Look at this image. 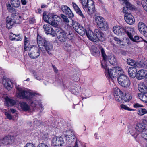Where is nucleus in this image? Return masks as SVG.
<instances>
[{
	"instance_id": "nucleus-13",
	"label": "nucleus",
	"mask_w": 147,
	"mask_h": 147,
	"mask_svg": "<svg viewBox=\"0 0 147 147\" xmlns=\"http://www.w3.org/2000/svg\"><path fill=\"white\" fill-rule=\"evenodd\" d=\"M43 28L47 34H50L53 36H55L56 35V32H55L53 29L49 24H44L43 26Z\"/></svg>"
},
{
	"instance_id": "nucleus-62",
	"label": "nucleus",
	"mask_w": 147,
	"mask_h": 147,
	"mask_svg": "<svg viewBox=\"0 0 147 147\" xmlns=\"http://www.w3.org/2000/svg\"><path fill=\"white\" fill-rule=\"evenodd\" d=\"M126 6L125 7L128 8V9L129 10H131V5L129 3H126Z\"/></svg>"
},
{
	"instance_id": "nucleus-23",
	"label": "nucleus",
	"mask_w": 147,
	"mask_h": 147,
	"mask_svg": "<svg viewBox=\"0 0 147 147\" xmlns=\"http://www.w3.org/2000/svg\"><path fill=\"white\" fill-rule=\"evenodd\" d=\"M42 46H44L45 49L49 54H51V52L53 50V46L51 44L47 41Z\"/></svg>"
},
{
	"instance_id": "nucleus-4",
	"label": "nucleus",
	"mask_w": 147,
	"mask_h": 147,
	"mask_svg": "<svg viewBox=\"0 0 147 147\" xmlns=\"http://www.w3.org/2000/svg\"><path fill=\"white\" fill-rule=\"evenodd\" d=\"M56 35L59 40L62 42H65L68 39L72 38V34L70 32L68 33L60 29L56 30Z\"/></svg>"
},
{
	"instance_id": "nucleus-12",
	"label": "nucleus",
	"mask_w": 147,
	"mask_h": 147,
	"mask_svg": "<svg viewBox=\"0 0 147 147\" xmlns=\"http://www.w3.org/2000/svg\"><path fill=\"white\" fill-rule=\"evenodd\" d=\"M138 27L140 33L144 36L147 37V27L145 24L142 22H140L138 24Z\"/></svg>"
},
{
	"instance_id": "nucleus-46",
	"label": "nucleus",
	"mask_w": 147,
	"mask_h": 147,
	"mask_svg": "<svg viewBox=\"0 0 147 147\" xmlns=\"http://www.w3.org/2000/svg\"><path fill=\"white\" fill-rule=\"evenodd\" d=\"M115 100L118 102H121L123 100V94L114 96Z\"/></svg>"
},
{
	"instance_id": "nucleus-18",
	"label": "nucleus",
	"mask_w": 147,
	"mask_h": 147,
	"mask_svg": "<svg viewBox=\"0 0 147 147\" xmlns=\"http://www.w3.org/2000/svg\"><path fill=\"white\" fill-rule=\"evenodd\" d=\"M65 136L66 140L69 144L74 142L76 138L74 132L71 131H69L68 135H66Z\"/></svg>"
},
{
	"instance_id": "nucleus-33",
	"label": "nucleus",
	"mask_w": 147,
	"mask_h": 147,
	"mask_svg": "<svg viewBox=\"0 0 147 147\" xmlns=\"http://www.w3.org/2000/svg\"><path fill=\"white\" fill-rule=\"evenodd\" d=\"M27 38L25 36V39L24 40V59H26L27 58V53L26 51H27V48L28 46L27 45L28 43V40H27Z\"/></svg>"
},
{
	"instance_id": "nucleus-5",
	"label": "nucleus",
	"mask_w": 147,
	"mask_h": 147,
	"mask_svg": "<svg viewBox=\"0 0 147 147\" xmlns=\"http://www.w3.org/2000/svg\"><path fill=\"white\" fill-rule=\"evenodd\" d=\"M98 48L100 49L101 53L102 56L105 63V61L108 60L111 64L114 65L116 62V60L115 57L113 55H109L107 57L105 53L104 49L100 45L98 46Z\"/></svg>"
},
{
	"instance_id": "nucleus-42",
	"label": "nucleus",
	"mask_w": 147,
	"mask_h": 147,
	"mask_svg": "<svg viewBox=\"0 0 147 147\" xmlns=\"http://www.w3.org/2000/svg\"><path fill=\"white\" fill-rule=\"evenodd\" d=\"M131 98L130 94L127 93L125 94L124 96H123V100L125 102L129 101L131 99Z\"/></svg>"
},
{
	"instance_id": "nucleus-60",
	"label": "nucleus",
	"mask_w": 147,
	"mask_h": 147,
	"mask_svg": "<svg viewBox=\"0 0 147 147\" xmlns=\"http://www.w3.org/2000/svg\"><path fill=\"white\" fill-rule=\"evenodd\" d=\"M114 39L115 41H117V43H120L122 42V40H120L117 37H114Z\"/></svg>"
},
{
	"instance_id": "nucleus-44",
	"label": "nucleus",
	"mask_w": 147,
	"mask_h": 147,
	"mask_svg": "<svg viewBox=\"0 0 147 147\" xmlns=\"http://www.w3.org/2000/svg\"><path fill=\"white\" fill-rule=\"evenodd\" d=\"M72 23V26L75 30L76 31V30H78L79 28L80 24L76 21H74Z\"/></svg>"
},
{
	"instance_id": "nucleus-61",
	"label": "nucleus",
	"mask_w": 147,
	"mask_h": 147,
	"mask_svg": "<svg viewBox=\"0 0 147 147\" xmlns=\"http://www.w3.org/2000/svg\"><path fill=\"white\" fill-rule=\"evenodd\" d=\"M37 147H48V146L47 145L42 143L40 144Z\"/></svg>"
},
{
	"instance_id": "nucleus-37",
	"label": "nucleus",
	"mask_w": 147,
	"mask_h": 147,
	"mask_svg": "<svg viewBox=\"0 0 147 147\" xmlns=\"http://www.w3.org/2000/svg\"><path fill=\"white\" fill-rule=\"evenodd\" d=\"M138 114L140 116H142L147 114V109L145 108H139L138 109Z\"/></svg>"
},
{
	"instance_id": "nucleus-34",
	"label": "nucleus",
	"mask_w": 147,
	"mask_h": 147,
	"mask_svg": "<svg viewBox=\"0 0 147 147\" xmlns=\"http://www.w3.org/2000/svg\"><path fill=\"white\" fill-rule=\"evenodd\" d=\"M76 31L80 35L83 36L85 34L86 30L82 26L80 25L79 28L78 30H76Z\"/></svg>"
},
{
	"instance_id": "nucleus-8",
	"label": "nucleus",
	"mask_w": 147,
	"mask_h": 147,
	"mask_svg": "<svg viewBox=\"0 0 147 147\" xmlns=\"http://www.w3.org/2000/svg\"><path fill=\"white\" fill-rule=\"evenodd\" d=\"M29 51V53L28 52V54L32 59H34L38 58L40 55V51L38 48L35 46L33 45L30 47Z\"/></svg>"
},
{
	"instance_id": "nucleus-26",
	"label": "nucleus",
	"mask_w": 147,
	"mask_h": 147,
	"mask_svg": "<svg viewBox=\"0 0 147 147\" xmlns=\"http://www.w3.org/2000/svg\"><path fill=\"white\" fill-rule=\"evenodd\" d=\"M5 82L4 83L5 87L8 90H10L13 86L11 80L9 79H7L5 80V81H4L3 82Z\"/></svg>"
},
{
	"instance_id": "nucleus-59",
	"label": "nucleus",
	"mask_w": 147,
	"mask_h": 147,
	"mask_svg": "<svg viewBox=\"0 0 147 147\" xmlns=\"http://www.w3.org/2000/svg\"><path fill=\"white\" fill-rule=\"evenodd\" d=\"M127 33L128 37L131 40V39H133V37L131 33L129 32H127Z\"/></svg>"
},
{
	"instance_id": "nucleus-27",
	"label": "nucleus",
	"mask_w": 147,
	"mask_h": 147,
	"mask_svg": "<svg viewBox=\"0 0 147 147\" xmlns=\"http://www.w3.org/2000/svg\"><path fill=\"white\" fill-rule=\"evenodd\" d=\"M98 27L102 30H106L108 28L107 22L105 20L97 25Z\"/></svg>"
},
{
	"instance_id": "nucleus-53",
	"label": "nucleus",
	"mask_w": 147,
	"mask_h": 147,
	"mask_svg": "<svg viewBox=\"0 0 147 147\" xmlns=\"http://www.w3.org/2000/svg\"><path fill=\"white\" fill-rule=\"evenodd\" d=\"M143 107V106L142 105L138 103H135L134 105V107L135 108H138Z\"/></svg>"
},
{
	"instance_id": "nucleus-36",
	"label": "nucleus",
	"mask_w": 147,
	"mask_h": 147,
	"mask_svg": "<svg viewBox=\"0 0 147 147\" xmlns=\"http://www.w3.org/2000/svg\"><path fill=\"white\" fill-rule=\"evenodd\" d=\"M60 16L63 21L66 23H68L71 21H72V22L74 21L72 20L70 18L69 19L67 16L63 14H61Z\"/></svg>"
},
{
	"instance_id": "nucleus-43",
	"label": "nucleus",
	"mask_w": 147,
	"mask_h": 147,
	"mask_svg": "<svg viewBox=\"0 0 147 147\" xmlns=\"http://www.w3.org/2000/svg\"><path fill=\"white\" fill-rule=\"evenodd\" d=\"M43 19L46 22H47L49 20V19H51L52 17V16H51V15L50 14H49V15H47L46 12H44L43 13Z\"/></svg>"
},
{
	"instance_id": "nucleus-64",
	"label": "nucleus",
	"mask_w": 147,
	"mask_h": 147,
	"mask_svg": "<svg viewBox=\"0 0 147 147\" xmlns=\"http://www.w3.org/2000/svg\"><path fill=\"white\" fill-rule=\"evenodd\" d=\"M28 147H35L34 145L31 143H28Z\"/></svg>"
},
{
	"instance_id": "nucleus-15",
	"label": "nucleus",
	"mask_w": 147,
	"mask_h": 147,
	"mask_svg": "<svg viewBox=\"0 0 147 147\" xmlns=\"http://www.w3.org/2000/svg\"><path fill=\"white\" fill-rule=\"evenodd\" d=\"M124 19L127 23L129 25L133 24L135 22L134 17L130 13H127L125 14Z\"/></svg>"
},
{
	"instance_id": "nucleus-7",
	"label": "nucleus",
	"mask_w": 147,
	"mask_h": 147,
	"mask_svg": "<svg viewBox=\"0 0 147 147\" xmlns=\"http://www.w3.org/2000/svg\"><path fill=\"white\" fill-rule=\"evenodd\" d=\"M117 80L119 84L123 87H128L130 84V82L129 78L124 74L119 76Z\"/></svg>"
},
{
	"instance_id": "nucleus-29",
	"label": "nucleus",
	"mask_w": 147,
	"mask_h": 147,
	"mask_svg": "<svg viewBox=\"0 0 147 147\" xmlns=\"http://www.w3.org/2000/svg\"><path fill=\"white\" fill-rule=\"evenodd\" d=\"M127 64L131 66H134L136 67H138L139 63H137L135 61L129 58L127 59Z\"/></svg>"
},
{
	"instance_id": "nucleus-11",
	"label": "nucleus",
	"mask_w": 147,
	"mask_h": 147,
	"mask_svg": "<svg viewBox=\"0 0 147 147\" xmlns=\"http://www.w3.org/2000/svg\"><path fill=\"white\" fill-rule=\"evenodd\" d=\"M64 143L63 139L61 137H55L52 140V144L53 146H61Z\"/></svg>"
},
{
	"instance_id": "nucleus-38",
	"label": "nucleus",
	"mask_w": 147,
	"mask_h": 147,
	"mask_svg": "<svg viewBox=\"0 0 147 147\" xmlns=\"http://www.w3.org/2000/svg\"><path fill=\"white\" fill-rule=\"evenodd\" d=\"M11 5L15 7H18L20 5L19 0H11Z\"/></svg>"
},
{
	"instance_id": "nucleus-48",
	"label": "nucleus",
	"mask_w": 147,
	"mask_h": 147,
	"mask_svg": "<svg viewBox=\"0 0 147 147\" xmlns=\"http://www.w3.org/2000/svg\"><path fill=\"white\" fill-rule=\"evenodd\" d=\"M21 106L24 110H28V105L26 103L24 102L22 103L21 104Z\"/></svg>"
},
{
	"instance_id": "nucleus-22",
	"label": "nucleus",
	"mask_w": 147,
	"mask_h": 147,
	"mask_svg": "<svg viewBox=\"0 0 147 147\" xmlns=\"http://www.w3.org/2000/svg\"><path fill=\"white\" fill-rule=\"evenodd\" d=\"M72 6L76 13L81 16L82 18H85V17L82 13L78 5L74 2L72 3Z\"/></svg>"
},
{
	"instance_id": "nucleus-51",
	"label": "nucleus",
	"mask_w": 147,
	"mask_h": 147,
	"mask_svg": "<svg viewBox=\"0 0 147 147\" xmlns=\"http://www.w3.org/2000/svg\"><path fill=\"white\" fill-rule=\"evenodd\" d=\"M14 40L16 41L21 40L22 39V36L18 35H15V37H14Z\"/></svg>"
},
{
	"instance_id": "nucleus-47",
	"label": "nucleus",
	"mask_w": 147,
	"mask_h": 147,
	"mask_svg": "<svg viewBox=\"0 0 147 147\" xmlns=\"http://www.w3.org/2000/svg\"><path fill=\"white\" fill-rule=\"evenodd\" d=\"M141 4L144 9L147 12V0H142Z\"/></svg>"
},
{
	"instance_id": "nucleus-21",
	"label": "nucleus",
	"mask_w": 147,
	"mask_h": 147,
	"mask_svg": "<svg viewBox=\"0 0 147 147\" xmlns=\"http://www.w3.org/2000/svg\"><path fill=\"white\" fill-rule=\"evenodd\" d=\"M37 43L39 47L40 50L44 53H45V51H43L41 49V47L40 46H42V45H44L45 43L47 41L44 39L42 38L39 35L37 36Z\"/></svg>"
},
{
	"instance_id": "nucleus-17",
	"label": "nucleus",
	"mask_w": 147,
	"mask_h": 147,
	"mask_svg": "<svg viewBox=\"0 0 147 147\" xmlns=\"http://www.w3.org/2000/svg\"><path fill=\"white\" fill-rule=\"evenodd\" d=\"M62 11L65 14L67 15L70 17H73L74 16L70 8L66 5H62L61 7Z\"/></svg>"
},
{
	"instance_id": "nucleus-58",
	"label": "nucleus",
	"mask_w": 147,
	"mask_h": 147,
	"mask_svg": "<svg viewBox=\"0 0 147 147\" xmlns=\"http://www.w3.org/2000/svg\"><path fill=\"white\" fill-rule=\"evenodd\" d=\"M129 10V9H128V8H127L126 7H124L123 8V12L124 13H129L128 11Z\"/></svg>"
},
{
	"instance_id": "nucleus-45",
	"label": "nucleus",
	"mask_w": 147,
	"mask_h": 147,
	"mask_svg": "<svg viewBox=\"0 0 147 147\" xmlns=\"http://www.w3.org/2000/svg\"><path fill=\"white\" fill-rule=\"evenodd\" d=\"M122 92L118 88H115L114 89V95L116 96L117 95H119L122 94Z\"/></svg>"
},
{
	"instance_id": "nucleus-28",
	"label": "nucleus",
	"mask_w": 147,
	"mask_h": 147,
	"mask_svg": "<svg viewBox=\"0 0 147 147\" xmlns=\"http://www.w3.org/2000/svg\"><path fill=\"white\" fill-rule=\"evenodd\" d=\"M3 142V145L9 144H11L12 142L13 139L10 136H5L3 139L1 140Z\"/></svg>"
},
{
	"instance_id": "nucleus-56",
	"label": "nucleus",
	"mask_w": 147,
	"mask_h": 147,
	"mask_svg": "<svg viewBox=\"0 0 147 147\" xmlns=\"http://www.w3.org/2000/svg\"><path fill=\"white\" fill-rule=\"evenodd\" d=\"M30 24H32L35 22V20L34 18H30L29 20Z\"/></svg>"
},
{
	"instance_id": "nucleus-57",
	"label": "nucleus",
	"mask_w": 147,
	"mask_h": 147,
	"mask_svg": "<svg viewBox=\"0 0 147 147\" xmlns=\"http://www.w3.org/2000/svg\"><path fill=\"white\" fill-rule=\"evenodd\" d=\"M15 35L14 34L12 33H11L10 34V39L11 40H14V37H15Z\"/></svg>"
},
{
	"instance_id": "nucleus-3",
	"label": "nucleus",
	"mask_w": 147,
	"mask_h": 147,
	"mask_svg": "<svg viewBox=\"0 0 147 147\" xmlns=\"http://www.w3.org/2000/svg\"><path fill=\"white\" fill-rule=\"evenodd\" d=\"M84 11L90 15L95 11V6L92 0H79Z\"/></svg>"
},
{
	"instance_id": "nucleus-40",
	"label": "nucleus",
	"mask_w": 147,
	"mask_h": 147,
	"mask_svg": "<svg viewBox=\"0 0 147 147\" xmlns=\"http://www.w3.org/2000/svg\"><path fill=\"white\" fill-rule=\"evenodd\" d=\"M105 20L102 17L100 16H97L95 18V21L97 25Z\"/></svg>"
},
{
	"instance_id": "nucleus-54",
	"label": "nucleus",
	"mask_w": 147,
	"mask_h": 147,
	"mask_svg": "<svg viewBox=\"0 0 147 147\" xmlns=\"http://www.w3.org/2000/svg\"><path fill=\"white\" fill-rule=\"evenodd\" d=\"M35 124H36V126H39L42 124V122L40 120H36L34 121Z\"/></svg>"
},
{
	"instance_id": "nucleus-16",
	"label": "nucleus",
	"mask_w": 147,
	"mask_h": 147,
	"mask_svg": "<svg viewBox=\"0 0 147 147\" xmlns=\"http://www.w3.org/2000/svg\"><path fill=\"white\" fill-rule=\"evenodd\" d=\"M114 33L117 35H121L126 32L125 29L120 26H115L113 28Z\"/></svg>"
},
{
	"instance_id": "nucleus-41",
	"label": "nucleus",
	"mask_w": 147,
	"mask_h": 147,
	"mask_svg": "<svg viewBox=\"0 0 147 147\" xmlns=\"http://www.w3.org/2000/svg\"><path fill=\"white\" fill-rule=\"evenodd\" d=\"M97 48L94 46H92V49H90V51L91 53V54L94 56H96L97 55L98 53L100 52L98 51H97Z\"/></svg>"
},
{
	"instance_id": "nucleus-24",
	"label": "nucleus",
	"mask_w": 147,
	"mask_h": 147,
	"mask_svg": "<svg viewBox=\"0 0 147 147\" xmlns=\"http://www.w3.org/2000/svg\"><path fill=\"white\" fill-rule=\"evenodd\" d=\"M138 89L143 94L147 93V87L143 83H140L138 84Z\"/></svg>"
},
{
	"instance_id": "nucleus-35",
	"label": "nucleus",
	"mask_w": 147,
	"mask_h": 147,
	"mask_svg": "<svg viewBox=\"0 0 147 147\" xmlns=\"http://www.w3.org/2000/svg\"><path fill=\"white\" fill-rule=\"evenodd\" d=\"M114 68L116 77L119 75V76L121 75H122V74L123 73V71L121 67H114Z\"/></svg>"
},
{
	"instance_id": "nucleus-1",
	"label": "nucleus",
	"mask_w": 147,
	"mask_h": 147,
	"mask_svg": "<svg viewBox=\"0 0 147 147\" xmlns=\"http://www.w3.org/2000/svg\"><path fill=\"white\" fill-rule=\"evenodd\" d=\"M8 10L10 13H12L11 16H8L6 19L7 27L9 29L14 24L20 23L21 16L16 13V10L12 7L8 8Z\"/></svg>"
},
{
	"instance_id": "nucleus-19",
	"label": "nucleus",
	"mask_w": 147,
	"mask_h": 147,
	"mask_svg": "<svg viewBox=\"0 0 147 147\" xmlns=\"http://www.w3.org/2000/svg\"><path fill=\"white\" fill-rule=\"evenodd\" d=\"M39 94L38 93L34 92L32 90L28 89V102L29 101V102L30 103V104H31L32 101L33 102L37 101L36 100H35L34 101H33V100H32L31 99L34 98L36 95Z\"/></svg>"
},
{
	"instance_id": "nucleus-30",
	"label": "nucleus",
	"mask_w": 147,
	"mask_h": 147,
	"mask_svg": "<svg viewBox=\"0 0 147 147\" xmlns=\"http://www.w3.org/2000/svg\"><path fill=\"white\" fill-rule=\"evenodd\" d=\"M86 35L89 40L94 42V33L91 30H88V32L86 31Z\"/></svg>"
},
{
	"instance_id": "nucleus-10",
	"label": "nucleus",
	"mask_w": 147,
	"mask_h": 147,
	"mask_svg": "<svg viewBox=\"0 0 147 147\" xmlns=\"http://www.w3.org/2000/svg\"><path fill=\"white\" fill-rule=\"evenodd\" d=\"M94 42H96L98 40L103 41L105 40V35L100 30L95 29L94 31Z\"/></svg>"
},
{
	"instance_id": "nucleus-55",
	"label": "nucleus",
	"mask_w": 147,
	"mask_h": 147,
	"mask_svg": "<svg viewBox=\"0 0 147 147\" xmlns=\"http://www.w3.org/2000/svg\"><path fill=\"white\" fill-rule=\"evenodd\" d=\"M139 38L138 36H135L134 38H133V39H131V40L135 42H138L137 41L139 39ZM139 42V41H138Z\"/></svg>"
},
{
	"instance_id": "nucleus-20",
	"label": "nucleus",
	"mask_w": 147,
	"mask_h": 147,
	"mask_svg": "<svg viewBox=\"0 0 147 147\" xmlns=\"http://www.w3.org/2000/svg\"><path fill=\"white\" fill-rule=\"evenodd\" d=\"M146 70L144 69L139 70L136 74V78L138 80H141L146 77V74L145 73Z\"/></svg>"
},
{
	"instance_id": "nucleus-32",
	"label": "nucleus",
	"mask_w": 147,
	"mask_h": 147,
	"mask_svg": "<svg viewBox=\"0 0 147 147\" xmlns=\"http://www.w3.org/2000/svg\"><path fill=\"white\" fill-rule=\"evenodd\" d=\"M5 100L7 102V105L8 106H13L16 103L15 100L7 97L5 98Z\"/></svg>"
},
{
	"instance_id": "nucleus-39",
	"label": "nucleus",
	"mask_w": 147,
	"mask_h": 147,
	"mask_svg": "<svg viewBox=\"0 0 147 147\" xmlns=\"http://www.w3.org/2000/svg\"><path fill=\"white\" fill-rule=\"evenodd\" d=\"M138 97L142 101L145 102H147V96L143 93L139 94L138 95Z\"/></svg>"
},
{
	"instance_id": "nucleus-6",
	"label": "nucleus",
	"mask_w": 147,
	"mask_h": 147,
	"mask_svg": "<svg viewBox=\"0 0 147 147\" xmlns=\"http://www.w3.org/2000/svg\"><path fill=\"white\" fill-rule=\"evenodd\" d=\"M102 67L105 70V74L108 78H112L115 77L114 67L109 69V66L107 65L105 63H101Z\"/></svg>"
},
{
	"instance_id": "nucleus-14",
	"label": "nucleus",
	"mask_w": 147,
	"mask_h": 147,
	"mask_svg": "<svg viewBox=\"0 0 147 147\" xmlns=\"http://www.w3.org/2000/svg\"><path fill=\"white\" fill-rule=\"evenodd\" d=\"M36 108H41L42 110L43 108L42 104L39 103L37 101H35V102L32 101L30 105L29 106L28 105V112L29 111L30 112L32 111H33L34 109Z\"/></svg>"
},
{
	"instance_id": "nucleus-9",
	"label": "nucleus",
	"mask_w": 147,
	"mask_h": 147,
	"mask_svg": "<svg viewBox=\"0 0 147 147\" xmlns=\"http://www.w3.org/2000/svg\"><path fill=\"white\" fill-rule=\"evenodd\" d=\"M17 90L16 95L17 98L22 99L28 98V92L24 89L16 86Z\"/></svg>"
},
{
	"instance_id": "nucleus-2",
	"label": "nucleus",
	"mask_w": 147,
	"mask_h": 147,
	"mask_svg": "<svg viewBox=\"0 0 147 147\" xmlns=\"http://www.w3.org/2000/svg\"><path fill=\"white\" fill-rule=\"evenodd\" d=\"M140 124L136 125L135 128L129 126H128V131L136 139L141 137L145 139H147V131L142 128Z\"/></svg>"
},
{
	"instance_id": "nucleus-52",
	"label": "nucleus",
	"mask_w": 147,
	"mask_h": 147,
	"mask_svg": "<svg viewBox=\"0 0 147 147\" xmlns=\"http://www.w3.org/2000/svg\"><path fill=\"white\" fill-rule=\"evenodd\" d=\"M5 115L6 116V117L9 120L12 119V115L7 112H5Z\"/></svg>"
},
{
	"instance_id": "nucleus-50",
	"label": "nucleus",
	"mask_w": 147,
	"mask_h": 147,
	"mask_svg": "<svg viewBox=\"0 0 147 147\" xmlns=\"http://www.w3.org/2000/svg\"><path fill=\"white\" fill-rule=\"evenodd\" d=\"M139 65L140 66L141 68L147 69V61H144L143 63H141Z\"/></svg>"
},
{
	"instance_id": "nucleus-25",
	"label": "nucleus",
	"mask_w": 147,
	"mask_h": 147,
	"mask_svg": "<svg viewBox=\"0 0 147 147\" xmlns=\"http://www.w3.org/2000/svg\"><path fill=\"white\" fill-rule=\"evenodd\" d=\"M128 72L129 76L134 78L136 74V69L134 67H130L128 69Z\"/></svg>"
},
{
	"instance_id": "nucleus-49",
	"label": "nucleus",
	"mask_w": 147,
	"mask_h": 147,
	"mask_svg": "<svg viewBox=\"0 0 147 147\" xmlns=\"http://www.w3.org/2000/svg\"><path fill=\"white\" fill-rule=\"evenodd\" d=\"M120 107L121 108L123 109H124L125 110H128L129 111H133V110L132 109H131L128 107L124 104H121L120 105Z\"/></svg>"
},
{
	"instance_id": "nucleus-31",
	"label": "nucleus",
	"mask_w": 147,
	"mask_h": 147,
	"mask_svg": "<svg viewBox=\"0 0 147 147\" xmlns=\"http://www.w3.org/2000/svg\"><path fill=\"white\" fill-rule=\"evenodd\" d=\"M54 16H52L51 18V19H49V20L47 23H48L49 25H51L54 27H57V26L58 24L57 21L54 19Z\"/></svg>"
},
{
	"instance_id": "nucleus-63",
	"label": "nucleus",
	"mask_w": 147,
	"mask_h": 147,
	"mask_svg": "<svg viewBox=\"0 0 147 147\" xmlns=\"http://www.w3.org/2000/svg\"><path fill=\"white\" fill-rule=\"evenodd\" d=\"M121 54L122 55L125 56L127 54V52L124 51H121Z\"/></svg>"
}]
</instances>
